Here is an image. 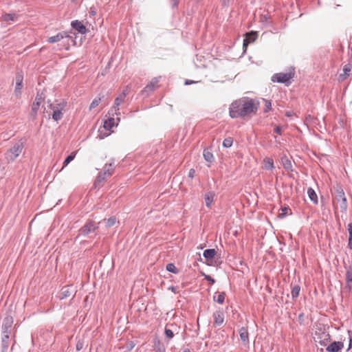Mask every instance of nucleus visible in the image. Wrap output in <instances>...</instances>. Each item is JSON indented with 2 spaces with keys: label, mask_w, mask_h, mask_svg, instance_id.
I'll return each instance as SVG.
<instances>
[{
  "label": "nucleus",
  "mask_w": 352,
  "mask_h": 352,
  "mask_svg": "<svg viewBox=\"0 0 352 352\" xmlns=\"http://www.w3.org/2000/svg\"><path fill=\"white\" fill-rule=\"evenodd\" d=\"M44 98L42 96V95L38 94L35 98L34 102L32 103V113L36 116L37 114V112L38 109H40L41 104L43 102Z\"/></svg>",
  "instance_id": "10"
},
{
  "label": "nucleus",
  "mask_w": 352,
  "mask_h": 352,
  "mask_svg": "<svg viewBox=\"0 0 352 352\" xmlns=\"http://www.w3.org/2000/svg\"><path fill=\"white\" fill-rule=\"evenodd\" d=\"M2 19L5 21H14L17 19V16L15 14H4L2 16Z\"/></svg>",
  "instance_id": "29"
},
{
  "label": "nucleus",
  "mask_w": 352,
  "mask_h": 352,
  "mask_svg": "<svg viewBox=\"0 0 352 352\" xmlns=\"http://www.w3.org/2000/svg\"><path fill=\"white\" fill-rule=\"evenodd\" d=\"M335 199L338 203H340V207L342 211L345 212L347 208V201L344 192L342 188L337 190Z\"/></svg>",
  "instance_id": "8"
},
{
  "label": "nucleus",
  "mask_w": 352,
  "mask_h": 352,
  "mask_svg": "<svg viewBox=\"0 0 352 352\" xmlns=\"http://www.w3.org/2000/svg\"><path fill=\"white\" fill-rule=\"evenodd\" d=\"M9 339L8 334H6L4 336V337L2 339V342L3 343V347L6 349L8 348V340Z\"/></svg>",
  "instance_id": "40"
},
{
  "label": "nucleus",
  "mask_w": 352,
  "mask_h": 352,
  "mask_svg": "<svg viewBox=\"0 0 352 352\" xmlns=\"http://www.w3.org/2000/svg\"><path fill=\"white\" fill-rule=\"evenodd\" d=\"M82 348V342H78L76 344V349L78 351H80L81 349Z\"/></svg>",
  "instance_id": "47"
},
{
  "label": "nucleus",
  "mask_w": 352,
  "mask_h": 352,
  "mask_svg": "<svg viewBox=\"0 0 352 352\" xmlns=\"http://www.w3.org/2000/svg\"><path fill=\"white\" fill-rule=\"evenodd\" d=\"M24 146L22 142L15 143L6 153L7 162H13L21 153Z\"/></svg>",
  "instance_id": "3"
},
{
  "label": "nucleus",
  "mask_w": 352,
  "mask_h": 352,
  "mask_svg": "<svg viewBox=\"0 0 352 352\" xmlns=\"http://www.w3.org/2000/svg\"><path fill=\"white\" fill-rule=\"evenodd\" d=\"M215 197V192L213 191H208L204 195V201L207 208H211Z\"/></svg>",
  "instance_id": "13"
},
{
  "label": "nucleus",
  "mask_w": 352,
  "mask_h": 352,
  "mask_svg": "<svg viewBox=\"0 0 352 352\" xmlns=\"http://www.w3.org/2000/svg\"><path fill=\"white\" fill-rule=\"evenodd\" d=\"M127 94V90H123V91L115 99L113 109L116 113L119 110L118 107L124 102Z\"/></svg>",
  "instance_id": "11"
},
{
  "label": "nucleus",
  "mask_w": 352,
  "mask_h": 352,
  "mask_svg": "<svg viewBox=\"0 0 352 352\" xmlns=\"http://www.w3.org/2000/svg\"><path fill=\"white\" fill-rule=\"evenodd\" d=\"M73 292H69L68 290H65L63 292V294H64L63 296H60L61 298L69 296Z\"/></svg>",
  "instance_id": "43"
},
{
  "label": "nucleus",
  "mask_w": 352,
  "mask_h": 352,
  "mask_svg": "<svg viewBox=\"0 0 352 352\" xmlns=\"http://www.w3.org/2000/svg\"><path fill=\"white\" fill-rule=\"evenodd\" d=\"M96 227L95 224L91 222H87L82 228L81 232L84 234H87L91 232H94L96 230Z\"/></svg>",
  "instance_id": "18"
},
{
  "label": "nucleus",
  "mask_w": 352,
  "mask_h": 352,
  "mask_svg": "<svg viewBox=\"0 0 352 352\" xmlns=\"http://www.w3.org/2000/svg\"><path fill=\"white\" fill-rule=\"evenodd\" d=\"M257 38V34L255 32H251L245 34V38L243 41V47L248 46L250 43L254 42Z\"/></svg>",
  "instance_id": "16"
},
{
  "label": "nucleus",
  "mask_w": 352,
  "mask_h": 352,
  "mask_svg": "<svg viewBox=\"0 0 352 352\" xmlns=\"http://www.w3.org/2000/svg\"><path fill=\"white\" fill-rule=\"evenodd\" d=\"M295 71L294 69H290L288 72L277 73L272 76V80L276 82L285 83L289 85L291 83L290 80L294 78Z\"/></svg>",
  "instance_id": "5"
},
{
  "label": "nucleus",
  "mask_w": 352,
  "mask_h": 352,
  "mask_svg": "<svg viewBox=\"0 0 352 352\" xmlns=\"http://www.w3.org/2000/svg\"><path fill=\"white\" fill-rule=\"evenodd\" d=\"M76 153H77V151H73L71 153V154L67 157H66V159L65 160V161L63 162V166L62 169H63L65 166H67L75 158Z\"/></svg>",
  "instance_id": "28"
},
{
  "label": "nucleus",
  "mask_w": 352,
  "mask_h": 352,
  "mask_svg": "<svg viewBox=\"0 0 352 352\" xmlns=\"http://www.w3.org/2000/svg\"><path fill=\"white\" fill-rule=\"evenodd\" d=\"M263 168L266 170H272L274 168V160L270 157H265L263 160Z\"/></svg>",
  "instance_id": "23"
},
{
  "label": "nucleus",
  "mask_w": 352,
  "mask_h": 352,
  "mask_svg": "<svg viewBox=\"0 0 352 352\" xmlns=\"http://www.w3.org/2000/svg\"><path fill=\"white\" fill-rule=\"evenodd\" d=\"M223 6H228L230 0H221Z\"/></svg>",
  "instance_id": "48"
},
{
  "label": "nucleus",
  "mask_w": 352,
  "mask_h": 352,
  "mask_svg": "<svg viewBox=\"0 0 352 352\" xmlns=\"http://www.w3.org/2000/svg\"><path fill=\"white\" fill-rule=\"evenodd\" d=\"M104 221H105L106 227L107 228H110V227L113 226L116 224V218L114 217H110L108 219L104 220Z\"/></svg>",
  "instance_id": "32"
},
{
  "label": "nucleus",
  "mask_w": 352,
  "mask_h": 352,
  "mask_svg": "<svg viewBox=\"0 0 352 352\" xmlns=\"http://www.w3.org/2000/svg\"><path fill=\"white\" fill-rule=\"evenodd\" d=\"M166 270L168 272H173L174 274H177L179 272L178 269L176 267V266L173 263H168L166 265Z\"/></svg>",
  "instance_id": "34"
},
{
  "label": "nucleus",
  "mask_w": 352,
  "mask_h": 352,
  "mask_svg": "<svg viewBox=\"0 0 352 352\" xmlns=\"http://www.w3.org/2000/svg\"><path fill=\"white\" fill-rule=\"evenodd\" d=\"M274 131L275 133L280 135L282 133V129L280 126H276V128L274 129Z\"/></svg>",
  "instance_id": "46"
},
{
  "label": "nucleus",
  "mask_w": 352,
  "mask_h": 352,
  "mask_svg": "<svg viewBox=\"0 0 352 352\" xmlns=\"http://www.w3.org/2000/svg\"><path fill=\"white\" fill-rule=\"evenodd\" d=\"M285 116H287V117H290L292 116V111H287L285 113Z\"/></svg>",
  "instance_id": "50"
},
{
  "label": "nucleus",
  "mask_w": 352,
  "mask_h": 352,
  "mask_svg": "<svg viewBox=\"0 0 352 352\" xmlns=\"http://www.w3.org/2000/svg\"><path fill=\"white\" fill-rule=\"evenodd\" d=\"M177 330V326L175 324H167L165 327L164 333L166 337L170 340L174 337V331Z\"/></svg>",
  "instance_id": "14"
},
{
  "label": "nucleus",
  "mask_w": 352,
  "mask_h": 352,
  "mask_svg": "<svg viewBox=\"0 0 352 352\" xmlns=\"http://www.w3.org/2000/svg\"><path fill=\"white\" fill-rule=\"evenodd\" d=\"M259 108V102L254 98L243 97L233 101L229 107L232 118H245L255 115Z\"/></svg>",
  "instance_id": "1"
},
{
  "label": "nucleus",
  "mask_w": 352,
  "mask_h": 352,
  "mask_svg": "<svg viewBox=\"0 0 352 352\" xmlns=\"http://www.w3.org/2000/svg\"><path fill=\"white\" fill-rule=\"evenodd\" d=\"M72 1H75L76 0H72Z\"/></svg>",
  "instance_id": "54"
},
{
  "label": "nucleus",
  "mask_w": 352,
  "mask_h": 352,
  "mask_svg": "<svg viewBox=\"0 0 352 352\" xmlns=\"http://www.w3.org/2000/svg\"><path fill=\"white\" fill-rule=\"evenodd\" d=\"M263 100L265 103L264 112L267 113L272 109V102L270 100L266 99H263Z\"/></svg>",
  "instance_id": "36"
},
{
  "label": "nucleus",
  "mask_w": 352,
  "mask_h": 352,
  "mask_svg": "<svg viewBox=\"0 0 352 352\" xmlns=\"http://www.w3.org/2000/svg\"><path fill=\"white\" fill-rule=\"evenodd\" d=\"M72 26L76 30L81 34H85L87 32L86 27L82 24V22L78 21H75L72 23Z\"/></svg>",
  "instance_id": "19"
},
{
  "label": "nucleus",
  "mask_w": 352,
  "mask_h": 352,
  "mask_svg": "<svg viewBox=\"0 0 352 352\" xmlns=\"http://www.w3.org/2000/svg\"><path fill=\"white\" fill-rule=\"evenodd\" d=\"M217 252L214 249H207L204 252V257L206 259L208 262L212 261L214 258Z\"/></svg>",
  "instance_id": "20"
},
{
  "label": "nucleus",
  "mask_w": 352,
  "mask_h": 352,
  "mask_svg": "<svg viewBox=\"0 0 352 352\" xmlns=\"http://www.w3.org/2000/svg\"><path fill=\"white\" fill-rule=\"evenodd\" d=\"M191 83H192V81H186V85H189V84H191Z\"/></svg>",
  "instance_id": "52"
},
{
  "label": "nucleus",
  "mask_w": 352,
  "mask_h": 352,
  "mask_svg": "<svg viewBox=\"0 0 352 352\" xmlns=\"http://www.w3.org/2000/svg\"><path fill=\"white\" fill-rule=\"evenodd\" d=\"M307 194H308V196H309V199H311V201H312L314 204H318V196H317L316 192L314 191V190L311 188H308Z\"/></svg>",
  "instance_id": "25"
},
{
  "label": "nucleus",
  "mask_w": 352,
  "mask_h": 352,
  "mask_svg": "<svg viewBox=\"0 0 352 352\" xmlns=\"http://www.w3.org/2000/svg\"><path fill=\"white\" fill-rule=\"evenodd\" d=\"M116 120L113 118H109L104 120L103 127L107 131H110L114 126H116Z\"/></svg>",
  "instance_id": "22"
},
{
  "label": "nucleus",
  "mask_w": 352,
  "mask_h": 352,
  "mask_svg": "<svg viewBox=\"0 0 352 352\" xmlns=\"http://www.w3.org/2000/svg\"><path fill=\"white\" fill-rule=\"evenodd\" d=\"M114 167L113 163L106 164L103 170L98 176V181H104L107 177L111 176L114 172Z\"/></svg>",
  "instance_id": "7"
},
{
  "label": "nucleus",
  "mask_w": 352,
  "mask_h": 352,
  "mask_svg": "<svg viewBox=\"0 0 352 352\" xmlns=\"http://www.w3.org/2000/svg\"><path fill=\"white\" fill-rule=\"evenodd\" d=\"M69 36L65 32H62L58 33L55 36H50L47 38V41L49 43H54L60 41L64 38H69Z\"/></svg>",
  "instance_id": "12"
},
{
  "label": "nucleus",
  "mask_w": 352,
  "mask_h": 352,
  "mask_svg": "<svg viewBox=\"0 0 352 352\" xmlns=\"http://www.w3.org/2000/svg\"><path fill=\"white\" fill-rule=\"evenodd\" d=\"M330 334L324 328L319 327L314 333V339L316 342H318L320 345L326 346L330 342Z\"/></svg>",
  "instance_id": "4"
},
{
  "label": "nucleus",
  "mask_w": 352,
  "mask_h": 352,
  "mask_svg": "<svg viewBox=\"0 0 352 352\" xmlns=\"http://www.w3.org/2000/svg\"><path fill=\"white\" fill-rule=\"evenodd\" d=\"M344 348V344L342 342H333L330 344H327V352H340Z\"/></svg>",
  "instance_id": "9"
},
{
  "label": "nucleus",
  "mask_w": 352,
  "mask_h": 352,
  "mask_svg": "<svg viewBox=\"0 0 352 352\" xmlns=\"http://www.w3.org/2000/svg\"><path fill=\"white\" fill-rule=\"evenodd\" d=\"M352 70V63H349L346 64L343 67V73L340 75V78L341 80H345L347 77L351 75V72Z\"/></svg>",
  "instance_id": "17"
},
{
  "label": "nucleus",
  "mask_w": 352,
  "mask_h": 352,
  "mask_svg": "<svg viewBox=\"0 0 352 352\" xmlns=\"http://www.w3.org/2000/svg\"><path fill=\"white\" fill-rule=\"evenodd\" d=\"M214 324L216 326H220L223 323L224 314L221 311H217L213 314Z\"/></svg>",
  "instance_id": "15"
},
{
  "label": "nucleus",
  "mask_w": 352,
  "mask_h": 352,
  "mask_svg": "<svg viewBox=\"0 0 352 352\" xmlns=\"http://www.w3.org/2000/svg\"><path fill=\"white\" fill-rule=\"evenodd\" d=\"M171 289V290L173 292H176V289L177 287H170Z\"/></svg>",
  "instance_id": "51"
},
{
  "label": "nucleus",
  "mask_w": 352,
  "mask_h": 352,
  "mask_svg": "<svg viewBox=\"0 0 352 352\" xmlns=\"http://www.w3.org/2000/svg\"><path fill=\"white\" fill-rule=\"evenodd\" d=\"M101 102V98L100 97H98V98H96L91 103L90 106H89V109L90 110H92L94 109H95L96 107L98 106V104L100 103Z\"/></svg>",
  "instance_id": "33"
},
{
  "label": "nucleus",
  "mask_w": 352,
  "mask_h": 352,
  "mask_svg": "<svg viewBox=\"0 0 352 352\" xmlns=\"http://www.w3.org/2000/svg\"><path fill=\"white\" fill-rule=\"evenodd\" d=\"M348 231H349V243L348 247L350 249H352V223H349L348 225Z\"/></svg>",
  "instance_id": "31"
},
{
  "label": "nucleus",
  "mask_w": 352,
  "mask_h": 352,
  "mask_svg": "<svg viewBox=\"0 0 352 352\" xmlns=\"http://www.w3.org/2000/svg\"><path fill=\"white\" fill-rule=\"evenodd\" d=\"M206 278L208 280V284H214V280L208 276H206Z\"/></svg>",
  "instance_id": "45"
},
{
  "label": "nucleus",
  "mask_w": 352,
  "mask_h": 352,
  "mask_svg": "<svg viewBox=\"0 0 352 352\" xmlns=\"http://www.w3.org/2000/svg\"><path fill=\"white\" fill-rule=\"evenodd\" d=\"M281 162L284 168L287 170H292V164L291 161L286 157L281 158Z\"/></svg>",
  "instance_id": "27"
},
{
  "label": "nucleus",
  "mask_w": 352,
  "mask_h": 352,
  "mask_svg": "<svg viewBox=\"0 0 352 352\" xmlns=\"http://www.w3.org/2000/svg\"><path fill=\"white\" fill-rule=\"evenodd\" d=\"M195 170L193 168H190L188 171V177L191 179L194 178L195 176Z\"/></svg>",
  "instance_id": "41"
},
{
  "label": "nucleus",
  "mask_w": 352,
  "mask_h": 352,
  "mask_svg": "<svg viewBox=\"0 0 352 352\" xmlns=\"http://www.w3.org/2000/svg\"><path fill=\"white\" fill-rule=\"evenodd\" d=\"M239 334H240L241 340L244 343H248V330L245 328L243 327V328H241L240 329Z\"/></svg>",
  "instance_id": "26"
},
{
  "label": "nucleus",
  "mask_w": 352,
  "mask_h": 352,
  "mask_svg": "<svg viewBox=\"0 0 352 352\" xmlns=\"http://www.w3.org/2000/svg\"><path fill=\"white\" fill-rule=\"evenodd\" d=\"M225 297L226 294L224 292L216 293L213 296V299L215 302L223 304L225 300Z\"/></svg>",
  "instance_id": "24"
},
{
  "label": "nucleus",
  "mask_w": 352,
  "mask_h": 352,
  "mask_svg": "<svg viewBox=\"0 0 352 352\" xmlns=\"http://www.w3.org/2000/svg\"><path fill=\"white\" fill-rule=\"evenodd\" d=\"M161 76L153 78L142 89V94L144 96H148L151 94L154 91L157 89L160 85Z\"/></svg>",
  "instance_id": "6"
},
{
  "label": "nucleus",
  "mask_w": 352,
  "mask_h": 352,
  "mask_svg": "<svg viewBox=\"0 0 352 352\" xmlns=\"http://www.w3.org/2000/svg\"><path fill=\"white\" fill-rule=\"evenodd\" d=\"M203 155H204V159L207 162H212L214 160V156H213L212 153H210V151H208V150H204Z\"/></svg>",
  "instance_id": "30"
},
{
  "label": "nucleus",
  "mask_w": 352,
  "mask_h": 352,
  "mask_svg": "<svg viewBox=\"0 0 352 352\" xmlns=\"http://www.w3.org/2000/svg\"><path fill=\"white\" fill-rule=\"evenodd\" d=\"M300 293V287H293L292 290V296L293 298H297Z\"/></svg>",
  "instance_id": "38"
},
{
  "label": "nucleus",
  "mask_w": 352,
  "mask_h": 352,
  "mask_svg": "<svg viewBox=\"0 0 352 352\" xmlns=\"http://www.w3.org/2000/svg\"><path fill=\"white\" fill-rule=\"evenodd\" d=\"M282 212L278 214V217L283 218L287 214V211L289 210L288 208H283L281 209Z\"/></svg>",
  "instance_id": "39"
},
{
  "label": "nucleus",
  "mask_w": 352,
  "mask_h": 352,
  "mask_svg": "<svg viewBox=\"0 0 352 352\" xmlns=\"http://www.w3.org/2000/svg\"><path fill=\"white\" fill-rule=\"evenodd\" d=\"M179 0H172L173 6H177L179 3Z\"/></svg>",
  "instance_id": "49"
},
{
  "label": "nucleus",
  "mask_w": 352,
  "mask_h": 352,
  "mask_svg": "<svg viewBox=\"0 0 352 352\" xmlns=\"http://www.w3.org/2000/svg\"><path fill=\"white\" fill-rule=\"evenodd\" d=\"M66 106L65 102L55 101L54 102L50 103L47 107L45 108L44 113H47L48 117H52L55 121L60 120L63 117V111Z\"/></svg>",
  "instance_id": "2"
},
{
  "label": "nucleus",
  "mask_w": 352,
  "mask_h": 352,
  "mask_svg": "<svg viewBox=\"0 0 352 352\" xmlns=\"http://www.w3.org/2000/svg\"><path fill=\"white\" fill-rule=\"evenodd\" d=\"M89 14L93 16L96 14V10L94 7L90 8Z\"/></svg>",
  "instance_id": "44"
},
{
  "label": "nucleus",
  "mask_w": 352,
  "mask_h": 352,
  "mask_svg": "<svg viewBox=\"0 0 352 352\" xmlns=\"http://www.w3.org/2000/svg\"><path fill=\"white\" fill-rule=\"evenodd\" d=\"M346 280L349 284L352 282V272H347Z\"/></svg>",
  "instance_id": "42"
},
{
  "label": "nucleus",
  "mask_w": 352,
  "mask_h": 352,
  "mask_svg": "<svg viewBox=\"0 0 352 352\" xmlns=\"http://www.w3.org/2000/svg\"><path fill=\"white\" fill-rule=\"evenodd\" d=\"M233 143V139L232 138H228L224 139L223 142V146L226 148H230L232 146Z\"/></svg>",
  "instance_id": "37"
},
{
  "label": "nucleus",
  "mask_w": 352,
  "mask_h": 352,
  "mask_svg": "<svg viewBox=\"0 0 352 352\" xmlns=\"http://www.w3.org/2000/svg\"><path fill=\"white\" fill-rule=\"evenodd\" d=\"M13 323L12 318L11 317H7L4 320V327L5 329H8L12 327V324Z\"/></svg>",
  "instance_id": "35"
},
{
  "label": "nucleus",
  "mask_w": 352,
  "mask_h": 352,
  "mask_svg": "<svg viewBox=\"0 0 352 352\" xmlns=\"http://www.w3.org/2000/svg\"><path fill=\"white\" fill-rule=\"evenodd\" d=\"M23 87V77L21 75H17L16 76V87L14 92L16 95H19L21 94V89Z\"/></svg>",
  "instance_id": "21"
},
{
  "label": "nucleus",
  "mask_w": 352,
  "mask_h": 352,
  "mask_svg": "<svg viewBox=\"0 0 352 352\" xmlns=\"http://www.w3.org/2000/svg\"><path fill=\"white\" fill-rule=\"evenodd\" d=\"M183 352H190L189 350H185Z\"/></svg>",
  "instance_id": "53"
}]
</instances>
